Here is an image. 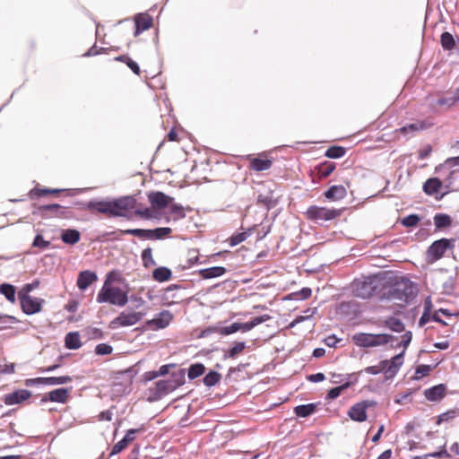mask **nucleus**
I'll return each mask as SVG.
<instances>
[{
	"label": "nucleus",
	"mask_w": 459,
	"mask_h": 459,
	"mask_svg": "<svg viewBox=\"0 0 459 459\" xmlns=\"http://www.w3.org/2000/svg\"><path fill=\"white\" fill-rule=\"evenodd\" d=\"M63 191H67L66 189H57V188H33L30 192V195L32 197L33 195H37V196H41V195H48V194H58V193H61ZM70 192V195H75V194H79V193H82L83 190L82 189H80V188H77V189H70L68 190Z\"/></svg>",
	"instance_id": "25"
},
{
	"label": "nucleus",
	"mask_w": 459,
	"mask_h": 459,
	"mask_svg": "<svg viewBox=\"0 0 459 459\" xmlns=\"http://www.w3.org/2000/svg\"><path fill=\"white\" fill-rule=\"evenodd\" d=\"M142 260L143 266L146 268L154 266L156 264L155 260L152 257V250L148 247L143 250L142 252Z\"/></svg>",
	"instance_id": "45"
},
{
	"label": "nucleus",
	"mask_w": 459,
	"mask_h": 459,
	"mask_svg": "<svg viewBox=\"0 0 459 459\" xmlns=\"http://www.w3.org/2000/svg\"><path fill=\"white\" fill-rule=\"evenodd\" d=\"M431 126V123L426 121H417L409 125L403 126L400 131L401 133L407 134H414L415 132H419L424 129L429 128Z\"/></svg>",
	"instance_id": "27"
},
{
	"label": "nucleus",
	"mask_w": 459,
	"mask_h": 459,
	"mask_svg": "<svg viewBox=\"0 0 459 459\" xmlns=\"http://www.w3.org/2000/svg\"><path fill=\"white\" fill-rule=\"evenodd\" d=\"M445 393V387L442 385H435L431 388L426 389L424 394L429 401H437L441 399Z\"/></svg>",
	"instance_id": "29"
},
{
	"label": "nucleus",
	"mask_w": 459,
	"mask_h": 459,
	"mask_svg": "<svg viewBox=\"0 0 459 459\" xmlns=\"http://www.w3.org/2000/svg\"><path fill=\"white\" fill-rule=\"evenodd\" d=\"M443 188H445V186L438 178H431L423 185V190L429 195L439 194Z\"/></svg>",
	"instance_id": "23"
},
{
	"label": "nucleus",
	"mask_w": 459,
	"mask_h": 459,
	"mask_svg": "<svg viewBox=\"0 0 459 459\" xmlns=\"http://www.w3.org/2000/svg\"><path fill=\"white\" fill-rule=\"evenodd\" d=\"M272 161L268 159L254 158L251 160L250 168L255 171H264L271 168Z\"/></svg>",
	"instance_id": "33"
},
{
	"label": "nucleus",
	"mask_w": 459,
	"mask_h": 459,
	"mask_svg": "<svg viewBox=\"0 0 459 459\" xmlns=\"http://www.w3.org/2000/svg\"><path fill=\"white\" fill-rule=\"evenodd\" d=\"M123 235H132L141 238H148L151 239V231L150 230H143V229H128L122 230Z\"/></svg>",
	"instance_id": "41"
},
{
	"label": "nucleus",
	"mask_w": 459,
	"mask_h": 459,
	"mask_svg": "<svg viewBox=\"0 0 459 459\" xmlns=\"http://www.w3.org/2000/svg\"><path fill=\"white\" fill-rule=\"evenodd\" d=\"M377 402L373 400H363L353 404L348 411L347 414L351 420L356 422H364L368 419L367 410L375 407Z\"/></svg>",
	"instance_id": "6"
},
{
	"label": "nucleus",
	"mask_w": 459,
	"mask_h": 459,
	"mask_svg": "<svg viewBox=\"0 0 459 459\" xmlns=\"http://www.w3.org/2000/svg\"><path fill=\"white\" fill-rule=\"evenodd\" d=\"M430 371V367L428 365H420L416 368V378L427 376Z\"/></svg>",
	"instance_id": "60"
},
{
	"label": "nucleus",
	"mask_w": 459,
	"mask_h": 459,
	"mask_svg": "<svg viewBox=\"0 0 459 459\" xmlns=\"http://www.w3.org/2000/svg\"><path fill=\"white\" fill-rule=\"evenodd\" d=\"M459 102V87L453 92L450 97L439 98L437 104L439 106H446L451 108Z\"/></svg>",
	"instance_id": "34"
},
{
	"label": "nucleus",
	"mask_w": 459,
	"mask_h": 459,
	"mask_svg": "<svg viewBox=\"0 0 459 459\" xmlns=\"http://www.w3.org/2000/svg\"><path fill=\"white\" fill-rule=\"evenodd\" d=\"M50 246V242L48 240H45L43 236L40 234L36 235L34 238V240L32 242V247H39L41 250H45L48 248Z\"/></svg>",
	"instance_id": "50"
},
{
	"label": "nucleus",
	"mask_w": 459,
	"mask_h": 459,
	"mask_svg": "<svg viewBox=\"0 0 459 459\" xmlns=\"http://www.w3.org/2000/svg\"><path fill=\"white\" fill-rule=\"evenodd\" d=\"M247 237H248V233H247V232H241V233L235 234L230 237V245L231 247H235V246L244 242L247 238Z\"/></svg>",
	"instance_id": "53"
},
{
	"label": "nucleus",
	"mask_w": 459,
	"mask_h": 459,
	"mask_svg": "<svg viewBox=\"0 0 459 459\" xmlns=\"http://www.w3.org/2000/svg\"><path fill=\"white\" fill-rule=\"evenodd\" d=\"M270 319H271V316L269 315H262V316L253 318L249 322L238 323L239 331H241L243 333L248 332V331L252 330L254 327H255L256 325H258L262 323H264Z\"/></svg>",
	"instance_id": "26"
},
{
	"label": "nucleus",
	"mask_w": 459,
	"mask_h": 459,
	"mask_svg": "<svg viewBox=\"0 0 459 459\" xmlns=\"http://www.w3.org/2000/svg\"><path fill=\"white\" fill-rule=\"evenodd\" d=\"M411 338H412L411 332H410V331L406 332L402 336V341H401L399 346H403V349L405 350L408 347V345L410 344V342H411Z\"/></svg>",
	"instance_id": "61"
},
{
	"label": "nucleus",
	"mask_w": 459,
	"mask_h": 459,
	"mask_svg": "<svg viewBox=\"0 0 459 459\" xmlns=\"http://www.w3.org/2000/svg\"><path fill=\"white\" fill-rule=\"evenodd\" d=\"M39 212L46 217L67 218L69 211L66 207L57 204L39 206Z\"/></svg>",
	"instance_id": "14"
},
{
	"label": "nucleus",
	"mask_w": 459,
	"mask_h": 459,
	"mask_svg": "<svg viewBox=\"0 0 459 459\" xmlns=\"http://www.w3.org/2000/svg\"><path fill=\"white\" fill-rule=\"evenodd\" d=\"M145 316L143 312L125 310L110 322V328L132 326L137 324Z\"/></svg>",
	"instance_id": "4"
},
{
	"label": "nucleus",
	"mask_w": 459,
	"mask_h": 459,
	"mask_svg": "<svg viewBox=\"0 0 459 459\" xmlns=\"http://www.w3.org/2000/svg\"><path fill=\"white\" fill-rule=\"evenodd\" d=\"M440 315L450 316L446 309H439L438 311H436L434 313V315L432 316V320L443 325H447V323L442 320Z\"/></svg>",
	"instance_id": "58"
},
{
	"label": "nucleus",
	"mask_w": 459,
	"mask_h": 459,
	"mask_svg": "<svg viewBox=\"0 0 459 459\" xmlns=\"http://www.w3.org/2000/svg\"><path fill=\"white\" fill-rule=\"evenodd\" d=\"M394 339V336L386 333H357L352 336L353 342L357 346L363 348L382 346L393 342Z\"/></svg>",
	"instance_id": "3"
},
{
	"label": "nucleus",
	"mask_w": 459,
	"mask_h": 459,
	"mask_svg": "<svg viewBox=\"0 0 459 459\" xmlns=\"http://www.w3.org/2000/svg\"><path fill=\"white\" fill-rule=\"evenodd\" d=\"M226 273V269L222 266H213L210 268L202 269L199 274L203 279H212L222 276Z\"/></svg>",
	"instance_id": "28"
},
{
	"label": "nucleus",
	"mask_w": 459,
	"mask_h": 459,
	"mask_svg": "<svg viewBox=\"0 0 459 459\" xmlns=\"http://www.w3.org/2000/svg\"><path fill=\"white\" fill-rule=\"evenodd\" d=\"M148 200L153 209L161 210L168 207L174 198L158 191L150 193Z\"/></svg>",
	"instance_id": "16"
},
{
	"label": "nucleus",
	"mask_w": 459,
	"mask_h": 459,
	"mask_svg": "<svg viewBox=\"0 0 459 459\" xmlns=\"http://www.w3.org/2000/svg\"><path fill=\"white\" fill-rule=\"evenodd\" d=\"M418 294L417 285L405 277L396 279L389 290V299L399 306L411 303Z\"/></svg>",
	"instance_id": "1"
},
{
	"label": "nucleus",
	"mask_w": 459,
	"mask_h": 459,
	"mask_svg": "<svg viewBox=\"0 0 459 459\" xmlns=\"http://www.w3.org/2000/svg\"><path fill=\"white\" fill-rule=\"evenodd\" d=\"M135 31L134 36H139L143 31L152 26V18L147 13H138L134 17Z\"/></svg>",
	"instance_id": "19"
},
{
	"label": "nucleus",
	"mask_w": 459,
	"mask_h": 459,
	"mask_svg": "<svg viewBox=\"0 0 459 459\" xmlns=\"http://www.w3.org/2000/svg\"><path fill=\"white\" fill-rule=\"evenodd\" d=\"M351 386V383L349 381L345 382L344 384L341 385L340 386L332 388L328 394L327 398L333 400L339 397L342 394V392Z\"/></svg>",
	"instance_id": "49"
},
{
	"label": "nucleus",
	"mask_w": 459,
	"mask_h": 459,
	"mask_svg": "<svg viewBox=\"0 0 459 459\" xmlns=\"http://www.w3.org/2000/svg\"><path fill=\"white\" fill-rule=\"evenodd\" d=\"M170 210V214L172 216L173 221H178L186 217L185 209L182 205L178 204H173V202L169 205Z\"/></svg>",
	"instance_id": "39"
},
{
	"label": "nucleus",
	"mask_w": 459,
	"mask_h": 459,
	"mask_svg": "<svg viewBox=\"0 0 459 459\" xmlns=\"http://www.w3.org/2000/svg\"><path fill=\"white\" fill-rule=\"evenodd\" d=\"M113 348L107 343H100L96 346L95 351L98 355H108L110 354Z\"/></svg>",
	"instance_id": "55"
},
{
	"label": "nucleus",
	"mask_w": 459,
	"mask_h": 459,
	"mask_svg": "<svg viewBox=\"0 0 459 459\" xmlns=\"http://www.w3.org/2000/svg\"><path fill=\"white\" fill-rule=\"evenodd\" d=\"M14 322L15 317L7 315H0V329L4 328L7 325Z\"/></svg>",
	"instance_id": "59"
},
{
	"label": "nucleus",
	"mask_w": 459,
	"mask_h": 459,
	"mask_svg": "<svg viewBox=\"0 0 459 459\" xmlns=\"http://www.w3.org/2000/svg\"><path fill=\"white\" fill-rule=\"evenodd\" d=\"M98 279L97 274L89 270L82 271L79 273L77 278V286L80 290H86L91 283Z\"/></svg>",
	"instance_id": "22"
},
{
	"label": "nucleus",
	"mask_w": 459,
	"mask_h": 459,
	"mask_svg": "<svg viewBox=\"0 0 459 459\" xmlns=\"http://www.w3.org/2000/svg\"><path fill=\"white\" fill-rule=\"evenodd\" d=\"M435 171L438 175V178L441 179L446 189H449L453 186L459 172L458 169H453L448 166L445 168V164L437 166Z\"/></svg>",
	"instance_id": "12"
},
{
	"label": "nucleus",
	"mask_w": 459,
	"mask_h": 459,
	"mask_svg": "<svg viewBox=\"0 0 459 459\" xmlns=\"http://www.w3.org/2000/svg\"><path fill=\"white\" fill-rule=\"evenodd\" d=\"M420 221V218L417 214H410L402 220V224L404 227H414Z\"/></svg>",
	"instance_id": "51"
},
{
	"label": "nucleus",
	"mask_w": 459,
	"mask_h": 459,
	"mask_svg": "<svg viewBox=\"0 0 459 459\" xmlns=\"http://www.w3.org/2000/svg\"><path fill=\"white\" fill-rule=\"evenodd\" d=\"M138 432L139 429H131L127 430L125 437L113 446L110 455H117L120 453L123 449H125L127 446V445L135 438V435Z\"/></svg>",
	"instance_id": "20"
},
{
	"label": "nucleus",
	"mask_w": 459,
	"mask_h": 459,
	"mask_svg": "<svg viewBox=\"0 0 459 459\" xmlns=\"http://www.w3.org/2000/svg\"><path fill=\"white\" fill-rule=\"evenodd\" d=\"M384 368H383L382 361H380L378 365L367 367L361 372H366V373L371 374V375H377V374L383 372Z\"/></svg>",
	"instance_id": "56"
},
{
	"label": "nucleus",
	"mask_w": 459,
	"mask_h": 459,
	"mask_svg": "<svg viewBox=\"0 0 459 459\" xmlns=\"http://www.w3.org/2000/svg\"><path fill=\"white\" fill-rule=\"evenodd\" d=\"M205 371V367L201 363L193 364L188 368V378L195 379L196 377L202 376Z\"/></svg>",
	"instance_id": "42"
},
{
	"label": "nucleus",
	"mask_w": 459,
	"mask_h": 459,
	"mask_svg": "<svg viewBox=\"0 0 459 459\" xmlns=\"http://www.w3.org/2000/svg\"><path fill=\"white\" fill-rule=\"evenodd\" d=\"M111 200H91L86 208L91 212L96 211L102 214L111 216Z\"/></svg>",
	"instance_id": "18"
},
{
	"label": "nucleus",
	"mask_w": 459,
	"mask_h": 459,
	"mask_svg": "<svg viewBox=\"0 0 459 459\" xmlns=\"http://www.w3.org/2000/svg\"><path fill=\"white\" fill-rule=\"evenodd\" d=\"M113 273H114L111 272L107 275V280H106L103 287L100 289V290L98 293L97 302L98 303L108 302L112 305L124 307L128 301L126 291L123 290L122 289H120L118 287H111L108 285L112 280Z\"/></svg>",
	"instance_id": "2"
},
{
	"label": "nucleus",
	"mask_w": 459,
	"mask_h": 459,
	"mask_svg": "<svg viewBox=\"0 0 459 459\" xmlns=\"http://www.w3.org/2000/svg\"><path fill=\"white\" fill-rule=\"evenodd\" d=\"M22 311L27 315H32L40 311L43 299L33 298L26 293H18Z\"/></svg>",
	"instance_id": "11"
},
{
	"label": "nucleus",
	"mask_w": 459,
	"mask_h": 459,
	"mask_svg": "<svg viewBox=\"0 0 459 459\" xmlns=\"http://www.w3.org/2000/svg\"><path fill=\"white\" fill-rule=\"evenodd\" d=\"M68 398V389L66 388H58L49 392L47 395L43 396L41 402L45 403L48 401H51L54 403H64L66 402Z\"/></svg>",
	"instance_id": "21"
},
{
	"label": "nucleus",
	"mask_w": 459,
	"mask_h": 459,
	"mask_svg": "<svg viewBox=\"0 0 459 459\" xmlns=\"http://www.w3.org/2000/svg\"><path fill=\"white\" fill-rule=\"evenodd\" d=\"M443 164H445V168L448 166L450 168L455 169V167L459 166V156L448 158Z\"/></svg>",
	"instance_id": "63"
},
{
	"label": "nucleus",
	"mask_w": 459,
	"mask_h": 459,
	"mask_svg": "<svg viewBox=\"0 0 459 459\" xmlns=\"http://www.w3.org/2000/svg\"><path fill=\"white\" fill-rule=\"evenodd\" d=\"M306 214L307 217L312 221H331L340 216L341 211L336 209H330L326 207L312 205L307 208Z\"/></svg>",
	"instance_id": "5"
},
{
	"label": "nucleus",
	"mask_w": 459,
	"mask_h": 459,
	"mask_svg": "<svg viewBox=\"0 0 459 459\" xmlns=\"http://www.w3.org/2000/svg\"><path fill=\"white\" fill-rule=\"evenodd\" d=\"M0 292L7 300L13 303L15 301V288L8 283H4L0 286Z\"/></svg>",
	"instance_id": "40"
},
{
	"label": "nucleus",
	"mask_w": 459,
	"mask_h": 459,
	"mask_svg": "<svg viewBox=\"0 0 459 459\" xmlns=\"http://www.w3.org/2000/svg\"><path fill=\"white\" fill-rule=\"evenodd\" d=\"M70 382H72V377L69 376L46 377L47 385H65Z\"/></svg>",
	"instance_id": "44"
},
{
	"label": "nucleus",
	"mask_w": 459,
	"mask_h": 459,
	"mask_svg": "<svg viewBox=\"0 0 459 459\" xmlns=\"http://www.w3.org/2000/svg\"><path fill=\"white\" fill-rule=\"evenodd\" d=\"M453 247V244L449 239L441 238L431 244L428 248L427 256L430 262L440 259L449 248Z\"/></svg>",
	"instance_id": "9"
},
{
	"label": "nucleus",
	"mask_w": 459,
	"mask_h": 459,
	"mask_svg": "<svg viewBox=\"0 0 459 459\" xmlns=\"http://www.w3.org/2000/svg\"><path fill=\"white\" fill-rule=\"evenodd\" d=\"M150 231H151V239H162V238L168 237L172 232V230L168 227H163V228H157L154 230H150Z\"/></svg>",
	"instance_id": "43"
},
{
	"label": "nucleus",
	"mask_w": 459,
	"mask_h": 459,
	"mask_svg": "<svg viewBox=\"0 0 459 459\" xmlns=\"http://www.w3.org/2000/svg\"><path fill=\"white\" fill-rule=\"evenodd\" d=\"M316 406L314 403L302 404L296 406L294 408V412L297 416L305 418L313 414L316 411Z\"/></svg>",
	"instance_id": "37"
},
{
	"label": "nucleus",
	"mask_w": 459,
	"mask_h": 459,
	"mask_svg": "<svg viewBox=\"0 0 459 459\" xmlns=\"http://www.w3.org/2000/svg\"><path fill=\"white\" fill-rule=\"evenodd\" d=\"M30 395L31 393L29 390L20 389L5 394L4 401L6 405H14L29 399Z\"/></svg>",
	"instance_id": "17"
},
{
	"label": "nucleus",
	"mask_w": 459,
	"mask_h": 459,
	"mask_svg": "<svg viewBox=\"0 0 459 459\" xmlns=\"http://www.w3.org/2000/svg\"><path fill=\"white\" fill-rule=\"evenodd\" d=\"M81 238V234L77 230L69 229L62 233L61 239L65 244L74 245Z\"/></svg>",
	"instance_id": "31"
},
{
	"label": "nucleus",
	"mask_w": 459,
	"mask_h": 459,
	"mask_svg": "<svg viewBox=\"0 0 459 459\" xmlns=\"http://www.w3.org/2000/svg\"><path fill=\"white\" fill-rule=\"evenodd\" d=\"M171 275V271L167 267H158L152 273L153 279L160 282L169 281Z\"/></svg>",
	"instance_id": "38"
},
{
	"label": "nucleus",
	"mask_w": 459,
	"mask_h": 459,
	"mask_svg": "<svg viewBox=\"0 0 459 459\" xmlns=\"http://www.w3.org/2000/svg\"><path fill=\"white\" fill-rule=\"evenodd\" d=\"M376 290V287L370 279L356 280L352 282L351 291L357 298L368 299Z\"/></svg>",
	"instance_id": "8"
},
{
	"label": "nucleus",
	"mask_w": 459,
	"mask_h": 459,
	"mask_svg": "<svg viewBox=\"0 0 459 459\" xmlns=\"http://www.w3.org/2000/svg\"><path fill=\"white\" fill-rule=\"evenodd\" d=\"M346 151L341 146H332L325 152V156L330 159H339L345 154Z\"/></svg>",
	"instance_id": "46"
},
{
	"label": "nucleus",
	"mask_w": 459,
	"mask_h": 459,
	"mask_svg": "<svg viewBox=\"0 0 459 459\" xmlns=\"http://www.w3.org/2000/svg\"><path fill=\"white\" fill-rule=\"evenodd\" d=\"M135 200L132 196H123L111 200V216H125L126 212L134 207Z\"/></svg>",
	"instance_id": "10"
},
{
	"label": "nucleus",
	"mask_w": 459,
	"mask_h": 459,
	"mask_svg": "<svg viewBox=\"0 0 459 459\" xmlns=\"http://www.w3.org/2000/svg\"><path fill=\"white\" fill-rule=\"evenodd\" d=\"M239 331L238 323H233L232 325L225 327H210L207 330L204 332V333H212L216 332L219 333L221 335H230L231 333H234L236 332Z\"/></svg>",
	"instance_id": "32"
},
{
	"label": "nucleus",
	"mask_w": 459,
	"mask_h": 459,
	"mask_svg": "<svg viewBox=\"0 0 459 459\" xmlns=\"http://www.w3.org/2000/svg\"><path fill=\"white\" fill-rule=\"evenodd\" d=\"M325 377L323 373L312 374L307 377V379L313 383H319L325 380Z\"/></svg>",
	"instance_id": "64"
},
{
	"label": "nucleus",
	"mask_w": 459,
	"mask_h": 459,
	"mask_svg": "<svg viewBox=\"0 0 459 459\" xmlns=\"http://www.w3.org/2000/svg\"><path fill=\"white\" fill-rule=\"evenodd\" d=\"M312 294V290L310 288L305 287L302 288L299 291L294 292L291 294L294 299L297 300H304L308 299Z\"/></svg>",
	"instance_id": "52"
},
{
	"label": "nucleus",
	"mask_w": 459,
	"mask_h": 459,
	"mask_svg": "<svg viewBox=\"0 0 459 459\" xmlns=\"http://www.w3.org/2000/svg\"><path fill=\"white\" fill-rule=\"evenodd\" d=\"M384 325L390 330L396 333H401L404 330V325L402 322V320L394 316H390L386 318L384 321Z\"/></svg>",
	"instance_id": "35"
},
{
	"label": "nucleus",
	"mask_w": 459,
	"mask_h": 459,
	"mask_svg": "<svg viewBox=\"0 0 459 459\" xmlns=\"http://www.w3.org/2000/svg\"><path fill=\"white\" fill-rule=\"evenodd\" d=\"M403 353L404 351L394 356L391 360H382L383 368H385L383 373L386 379L393 378L398 373L403 363Z\"/></svg>",
	"instance_id": "13"
},
{
	"label": "nucleus",
	"mask_w": 459,
	"mask_h": 459,
	"mask_svg": "<svg viewBox=\"0 0 459 459\" xmlns=\"http://www.w3.org/2000/svg\"><path fill=\"white\" fill-rule=\"evenodd\" d=\"M173 319V315L168 311H161L155 318L146 322L147 326L153 331L166 328Z\"/></svg>",
	"instance_id": "15"
},
{
	"label": "nucleus",
	"mask_w": 459,
	"mask_h": 459,
	"mask_svg": "<svg viewBox=\"0 0 459 459\" xmlns=\"http://www.w3.org/2000/svg\"><path fill=\"white\" fill-rule=\"evenodd\" d=\"M246 347V343L244 342H237L227 353L229 358H234L238 354L241 353Z\"/></svg>",
	"instance_id": "54"
},
{
	"label": "nucleus",
	"mask_w": 459,
	"mask_h": 459,
	"mask_svg": "<svg viewBox=\"0 0 459 459\" xmlns=\"http://www.w3.org/2000/svg\"><path fill=\"white\" fill-rule=\"evenodd\" d=\"M39 285V281H34L33 282L31 283H29V284H26L22 289V290L19 292V293H26V295H29V293L30 291H32L33 290H35L36 288H38Z\"/></svg>",
	"instance_id": "62"
},
{
	"label": "nucleus",
	"mask_w": 459,
	"mask_h": 459,
	"mask_svg": "<svg viewBox=\"0 0 459 459\" xmlns=\"http://www.w3.org/2000/svg\"><path fill=\"white\" fill-rule=\"evenodd\" d=\"M347 195L346 188L342 185H335L329 187L325 192V196L331 201H338L343 199Z\"/></svg>",
	"instance_id": "24"
},
{
	"label": "nucleus",
	"mask_w": 459,
	"mask_h": 459,
	"mask_svg": "<svg viewBox=\"0 0 459 459\" xmlns=\"http://www.w3.org/2000/svg\"><path fill=\"white\" fill-rule=\"evenodd\" d=\"M441 45L445 49L451 50L455 47V39L451 33L444 32L441 35Z\"/></svg>",
	"instance_id": "48"
},
{
	"label": "nucleus",
	"mask_w": 459,
	"mask_h": 459,
	"mask_svg": "<svg viewBox=\"0 0 459 459\" xmlns=\"http://www.w3.org/2000/svg\"><path fill=\"white\" fill-rule=\"evenodd\" d=\"M335 169V165L333 163H327L323 165L320 168V174L323 177H328Z\"/></svg>",
	"instance_id": "57"
},
{
	"label": "nucleus",
	"mask_w": 459,
	"mask_h": 459,
	"mask_svg": "<svg viewBox=\"0 0 459 459\" xmlns=\"http://www.w3.org/2000/svg\"><path fill=\"white\" fill-rule=\"evenodd\" d=\"M434 224L437 230H441L449 227L452 224V219L447 214L437 213L434 216Z\"/></svg>",
	"instance_id": "36"
},
{
	"label": "nucleus",
	"mask_w": 459,
	"mask_h": 459,
	"mask_svg": "<svg viewBox=\"0 0 459 459\" xmlns=\"http://www.w3.org/2000/svg\"><path fill=\"white\" fill-rule=\"evenodd\" d=\"M221 376L216 371H210L204 377V384L206 386H213L215 385L221 379Z\"/></svg>",
	"instance_id": "47"
},
{
	"label": "nucleus",
	"mask_w": 459,
	"mask_h": 459,
	"mask_svg": "<svg viewBox=\"0 0 459 459\" xmlns=\"http://www.w3.org/2000/svg\"><path fill=\"white\" fill-rule=\"evenodd\" d=\"M183 384V375L178 377L172 376L169 379L159 380L155 383V394L159 397L166 395L176 390Z\"/></svg>",
	"instance_id": "7"
},
{
	"label": "nucleus",
	"mask_w": 459,
	"mask_h": 459,
	"mask_svg": "<svg viewBox=\"0 0 459 459\" xmlns=\"http://www.w3.org/2000/svg\"><path fill=\"white\" fill-rule=\"evenodd\" d=\"M65 346L71 350L79 349L82 346L80 334L77 332H71L65 335Z\"/></svg>",
	"instance_id": "30"
}]
</instances>
